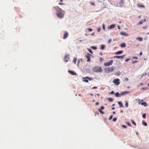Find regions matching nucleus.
I'll use <instances>...</instances> for the list:
<instances>
[{
	"instance_id": "nucleus-1",
	"label": "nucleus",
	"mask_w": 149,
	"mask_h": 149,
	"mask_svg": "<svg viewBox=\"0 0 149 149\" xmlns=\"http://www.w3.org/2000/svg\"><path fill=\"white\" fill-rule=\"evenodd\" d=\"M56 11L57 15L58 18H61L64 16V13L62 9L58 6L54 7L53 8Z\"/></svg>"
},
{
	"instance_id": "nucleus-2",
	"label": "nucleus",
	"mask_w": 149,
	"mask_h": 149,
	"mask_svg": "<svg viewBox=\"0 0 149 149\" xmlns=\"http://www.w3.org/2000/svg\"><path fill=\"white\" fill-rule=\"evenodd\" d=\"M92 71L93 72H101L102 71V70L101 67L99 66H96L92 68Z\"/></svg>"
},
{
	"instance_id": "nucleus-3",
	"label": "nucleus",
	"mask_w": 149,
	"mask_h": 149,
	"mask_svg": "<svg viewBox=\"0 0 149 149\" xmlns=\"http://www.w3.org/2000/svg\"><path fill=\"white\" fill-rule=\"evenodd\" d=\"M119 81V79H116L113 80V82L115 84L117 85H119L120 83Z\"/></svg>"
},
{
	"instance_id": "nucleus-4",
	"label": "nucleus",
	"mask_w": 149,
	"mask_h": 149,
	"mask_svg": "<svg viewBox=\"0 0 149 149\" xmlns=\"http://www.w3.org/2000/svg\"><path fill=\"white\" fill-rule=\"evenodd\" d=\"M70 55L69 54L65 55L64 56V61L67 62H68L69 58Z\"/></svg>"
},
{
	"instance_id": "nucleus-5",
	"label": "nucleus",
	"mask_w": 149,
	"mask_h": 149,
	"mask_svg": "<svg viewBox=\"0 0 149 149\" xmlns=\"http://www.w3.org/2000/svg\"><path fill=\"white\" fill-rule=\"evenodd\" d=\"M113 63V61L111 60L109 62L104 63V65L105 66H108L112 65Z\"/></svg>"
},
{
	"instance_id": "nucleus-6",
	"label": "nucleus",
	"mask_w": 149,
	"mask_h": 149,
	"mask_svg": "<svg viewBox=\"0 0 149 149\" xmlns=\"http://www.w3.org/2000/svg\"><path fill=\"white\" fill-rule=\"evenodd\" d=\"M68 33L66 31L64 32V35L63 37V39H65L68 36Z\"/></svg>"
},
{
	"instance_id": "nucleus-7",
	"label": "nucleus",
	"mask_w": 149,
	"mask_h": 149,
	"mask_svg": "<svg viewBox=\"0 0 149 149\" xmlns=\"http://www.w3.org/2000/svg\"><path fill=\"white\" fill-rule=\"evenodd\" d=\"M91 55L89 53H88L87 55H86V57L87 59V62H89L90 61V56Z\"/></svg>"
},
{
	"instance_id": "nucleus-8",
	"label": "nucleus",
	"mask_w": 149,
	"mask_h": 149,
	"mask_svg": "<svg viewBox=\"0 0 149 149\" xmlns=\"http://www.w3.org/2000/svg\"><path fill=\"white\" fill-rule=\"evenodd\" d=\"M125 56V55H124L121 56H116L114 57V58L122 59Z\"/></svg>"
},
{
	"instance_id": "nucleus-9",
	"label": "nucleus",
	"mask_w": 149,
	"mask_h": 149,
	"mask_svg": "<svg viewBox=\"0 0 149 149\" xmlns=\"http://www.w3.org/2000/svg\"><path fill=\"white\" fill-rule=\"evenodd\" d=\"M130 93V92L129 91H125L122 92V93H121L120 94V95H123L125 94L129 93Z\"/></svg>"
},
{
	"instance_id": "nucleus-10",
	"label": "nucleus",
	"mask_w": 149,
	"mask_h": 149,
	"mask_svg": "<svg viewBox=\"0 0 149 149\" xmlns=\"http://www.w3.org/2000/svg\"><path fill=\"white\" fill-rule=\"evenodd\" d=\"M68 72L73 75H76L77 74L74 71L71 70H68Z\"/></svg>"
},
{
	"instance_id": "nucleus-11",
	"label": "nucleus",
	"mask_w": 149,
	"mask_h": 149,
	"mask_svg": "<svg viewBox=\"0 0 149 149\" xmlns=\"http://www.w3.org/2000/svg\"><path fill=\"white\" fill-rule=\"evenodd\" d=\"M123 52V51H119L118 52H116L115 53L116 55L120 54Z\"/></svg>"
},
{
	"instance_id": "nucleus-12",
	"label": "nucleus",
	"mask_w": 149,
	"mask_h": 149,
	"mask_svg": "<svg viewBox=\"0 0 149 149\" xmlns=\"http://www.w3.org/2000/svg\"><path fill=\"white\" fill-rule=\"evenodd\" d=\"M146 22V19H143L141 20L139 22V24H142L144 22Z\"/></svg>"
},
{
	"instance_id": "nucleus-13",
	"label": "nucleus",
	"mask_w": 149,
	"mask_h": 149,
	"mask_svg": "<svg viewBox=\"0 0 149 149\" xmlns=\"http://www.w3.org/2000/svg\"><path fill=\"white\" fill-rule=\"evenodd\" d=\"M115 26V24H112L110 26H109V29H111L113 28Z\"/></svg>"
},
{
	"instance_id": "nucleus-14",
	"label": "nucleus",
	"mask_w": 149,
	"mask_h": 149,
	"mask_svg": "<svg viewBox=\"0 0 149 149\" xmlns=\"http://www.w3.org/2000/svg\"><path fill=\"white\" fill-rule=\"evenodd\" d=\"M120 34L125 36H128V34L125 32H121L120 33Z\"/></svg>"
},
{
	"instance_id": "nucleus-15",
	"label": "nucleus",
	"mask_w": 149,
	"mask_h": 149,
	"mask_svg": "<svg viewBox=\"0 0 149 149\" xmlns=\"http://www.w3.org/2000/svg\"><path fill=\"white\" fill-rule=\"evenodd\" d=\"M118 103L119 105V107L120 108L121 107H124V106L123 105V104L121 102H118Z\"/></svg>"
},
{
	"instance_id": "nucleus-16",
	"label": "nucleus",
	"mask_w": 149,
	"mask_h": 149,
	"mask_svg": "<svg viewBox=\"0 0 149 149\" xmlns=\"http://www.w3.org/2000/svg\"><path fill=\"white\" fill-rule=\"evenodd\" d=\"M136 100L138 102L139 104H140L141 102H143V100H140L139 99H136Z\"/></svg>"
},
{
	"instance_id": "nucleus-17",
	"label": "nucleus",
	"mask_w": 149,
	"mask_h": 149,
	"mask_svg": "<svg viewBox=\"0 0 149 149\" xmlns=\"http://www.w3.org/2000/svg\"><path fill=\"white\" fill-rule=\"evenodd\" d=\"M114 70V68L113 67H111L110 68H109L108 69V72H111L113 71Z\"/></svg>"
},
{
	"instance_id": "nucleus-18",
	"label": "nucleus",
	"mask_w": 149,
	"mask_h": 149,
	"mask_svg": "<svg viewBox=\"0 0 149 149\" xmlns=\"http://www.w3.org/2000/svg\"><path fill=\"white\" fill-rule=\"evenodd\" d=\"M137 6L138 7L140 8V7H142L143 8H145V6L144 5H140L138 4H137Z\"/></svg>"
},
{
	"instance_id": "nucleus-19",
	"label": "nucleus",
	"mask_w": 149,
	"mask_h": 149,
	"mask_svg": "<svg viewBox=\"0 0 149 149\" xmlns=\"http://www.w3.org/2000/svg\"><path fill=\"white\" fill-rule=\"evenodd\" d=\"M141 104L142 105H144V106H146L147 105V103L146 102H142L141 103Z\"/></svg>"
},
{
	"instance_id": "nucleus-20",
	"label": "nucleus",
	"mask_w": 149,
	"mask_h": 149,
	"mask_svg": "<svg viewBox=\"0 0 149 149\" xmlns=\"http://www.w3.org/2000/svg\"><path fill=\"white\" fill-rule=\"evenodd\" d=\"M126 45L125 43H123L121 44L120 46L122 47H125Z\"/></svg>"
},
{
	"instance_id": "nucleus-21",
	"label": "nucleus",
	"mask_w": 149,
	"mask_h": 149,
	"mask_svg": "<svg viewBox=\"0 0 149 149\" xmlns=\"http://www.w3.org/2000/svg\"><path fill=\"white\" fill-rule=\"evenodd\" d=\"M113 99L112 98H109L107 99V100L110 102H112L113 101Z\"/></svg>"
},
{
	"instance_id": "nucleus-22",
	"label": "nucleus",
	"mask_w": 149,
	"mask_h": 149,
	"mask_svg": "<svg viewBox=\"0 0 149 149\" xmlns=\"http://www.w3.org/2000/svg\"><path fill=\"white\" fill-rule=\"evenodd\" d=\"M98 110L100 112V113H101V114H104V113L103 111H102L101 110H100V109H98Z\"/></svg>"
},
{
	"instance_id": "nucleus-23",
	"label": "nucleus",
	"mask_w": 149,
	"mask_h": 149,
	"mask_svg": "<svg viewBox=\"0 0 149 149\" xmlns=\"http://www.w3.org/2000/svg\"><path fill=\"white\" fill-rule=\"evenodd\" d=\"M119 95V94L118 92H117L115 94V95L116 97H118Z\"/></svg>"
},
{
	"instance_id": "nucleus-24",
	"label": "nucleus",
	"mask_w": 149,
	"mask_h": 149,
	"mask_svg": "<svg viewBox=\"0 0 149 149\" xmlns=\"http://www.w3.org/2000/svg\"><path fill=\"white\" fill-rule=\"evenodd\" d=\"M105 47V46L104 45H101V48L102 50H103L104 49Z\"/></svg>"
},
{
	"instance_id": "nucleus-25",
	"label": "nucleus",
	"mask_w": 149,
	"mask_h": 149,
	"mask_svg": "<svg viewBox=\"0 0 149 149\" xmlns=\"http://www.w3.org/2000/svg\"><path fill=\"white\" fill-rule=\"evenodd\" d=\"M131 121L132 124H133L134 125H135V126L136 125V123L133 120H131Z\"/></svg>"
},
{
	"instance_id": "nucleus-26",
	"label": "nucleus",
	"mask_w": 149,
	"mask_h": 149,
	"mask_svg": "<svg viewBox=\"0 0 149 149\" xmlns=\"http://www.w3.org/2000/svg\"><path fill=\"white\" fill-rule=\"evenodd\" d=\"M125 106L126 107H128V104L127 101L125 102Z\"/></svg>"
},
{
	"instance_id": "nucleus-27",
	"label": "nucleus",
	"mask_w": 149,
	"mask_h": 149,
	"mask_svg": "<svg viewBox=\"0 0 149 149\" xmlns=\"http://www.w3.org/2000/svg\"><path fill=\"white\" fill-rule=\"evenodd\" d=\"M77 58H74L73 60V62L75 64L76 63V61H77Z\"/></svg>"
},
{
	"instance_id": "nucleus-28",
	"label": "nucleus",
	"mask_w": 149,
	"mask_h": 149,
	"mask_svg": "<svg viewBox=\"0 0 149 149\" xmlns=\"http://www.w3.org/2000/svg\"><path fill=\"white\" fill-rule=\"evenodd\" d=\"M91 48L94 50H95L97 49V47H96L93 46L91 47Z\"/></svg>"
},
{
	"instance_id": "nucleus-29",
	"label": "nucleus",
	"mask_w": 149,
	"mask_h": 149,
	"mask_svg": "<svg viewBox=\"0 0 149 149\" xmlns=\"http://www.w3.org/2000/svg\"><path fill=\"white\" fill-rule=\"evenodd\" d=\"M88 51L89 52H90L92 54L93 53V52L92 51V50H91V49H88Z\"/></svg>"
},
{
	"instance_id": "nucleus-30",
	"label": "nucleus",
	"mask_w": 149,
	"mask_h": 149,
	"mask_svg": "<svg viewBox=\"0 0 149 149\" xmlns=\"http://www.w3.org/2000/svg\"><path fill=\"white\" fill-rule=\"evenodd\" d=\"M137 39H138L140 41H142V40H143V39L142 38H140V37H138V38H137Z\"/></svg>"
},
{
	"instance_id": "nucleus-31",
	"label": "nucleus",
	"mask_w": 149,
	"mask_h": 149,
	"mask_svg": "<svg viewBox=\"0 0 149 149\" xmlns=\"http://www.w3.org/2000/svg\"><path fill=\"white\" fill-rule=\"evenodd\" d=\"M143 124L145 126H146L147 125V124L145 122H143Z\"/></svg>"
},
{
	"instance_id": "nucleus-32",
	"label": "nucleus",
	"mask_w": 149,
	"mask_h": 149,
	"mask_svg": "<svg viewBox=\"0 0 149 149\" xmlns=\"http://www.w3.org/2000/svg\"><path fill=\"white\" fill-rule=\"evenodd\" d=\"M124 0H120V3L121 4H123L124 3Z\"/></svg>"
},
{
	"instance_id": "nucleus-33",
	"label": "nucleus",
	"mask_w": 149,
	"mask_h": 149,
	"mask_svg": "<svg viewBox=\"0 0 149 149\" xmlns=\"http://www.w3.org/2000/svg\"><path fill=\"white\" fill-rule=\"evenodd\" d=\"M142 117H143V118H145L146 117V113H144L142 115Z\"/></svg>"
},
{
	"instance_id": "nucleus-34",
	"label": "nucleus",
	"mask_w": 149,
	"mask_h": 149,
	"mask_svg": "<svg viewBox=\"0 0 149 149\" xmlns=\"http://www.w3.org/2000/svg\"><path fill=\"white\" fill-rule=\"evenodd\" d=\"M85 78L87 79H89V80H91L92 79L90 77H86Z\"/></svg>"
},
{
	"instance_id": "nucleus-35",
	"label": "nucleus",
	"mask_w": 149,
	"mask_h": 149,
	"mask_svg": "<svg viewBox=\"0 0 149 149\" xmlns=\"http://www.w3.org/2000/svg\"><path fill=\"white\" fill-rule=\"evenodd\" d=\"M102 28L104 30H105V25L104 24H103L102 25Z\"/></svg>"
},
{
	"instance_id": "nucleus-36",
	"label": "nucleus",
	"mask_w": 149,
	"mask_h": 149,
	"mask_svg": "<svg viewBox=\"0 0 149 149\" xmlns=\"http://www.w3.org/2000/svg\"><path fill=\"white\" fill-rule=\"evenodd\" d=\"M122 127L123 128H127V127L125 125H123Z\"/></svg>"
},
{
	"instance_id": "nucleus-37",
	"label": "nucleus",
	"mask_w": 149,
	"mask_h": 149,
	"mask_svg": "<svg viewBox=\"0 0 149 149\" xmlns=\"http://www.w3.org/2000/svg\"><path fill=\"white\" fill-rule=\"evenodd\" d=\"M83 81H84L87 82V83H88V80L86 79H85Z\"/></svg>"
},
{
	"instance_id": "nucleus-38",
	"label": "nucleus",
	"mask_w": 149,
	"mask_h": 149,
	"mask_svg": "<svg viewBox=\"0 0 149 149\" xmlns=\"http://www.w3.org/2000/svg\"><path fill=\"white\" fill-rule=\"evenodd\" d=\"M112 118H113V116H112V115H111V116H110V117H109V120H111V119H112Z\"/></svg>"
},
{
	"instance_id": "nucleus-39",
	"label": "nucleus",
	"mask_w": 149,
	"mask_h": 149,
	"mask_svg": "<svg viewBox=\"0 0 149 149\" xmlns=\"http://www.w3.org/2000/svg\"><path fill=\"white\" fill-rule=\"evenodd\" d=\"M117 120V118H114L113 119V120L114 121H116Z\"/></svg>"
},
{
	"instance_id": "nucleus-40",
	"label": "nucleus",
	"mask_w": 149,
	"mask_h": 149,
	"mask_svg": "<svg viewBox=\"0 0 149 149\" xmlns=\"http://www.w3.org/2000/svg\"><path fill=\"white\" fill-rule=\"evenodd\" d=\"M111 39H109L108 40V42L109 43H111Z\"/></svg>"
},
{
	"instance_id": "nucleus-41",
	"label": "nucleus",
	"mask_w": 149,
	"mask_h": 149,
	"mask_svg": "<svg viewBox=\"0 0 149 149\" xmlns=\"http://www.w3.org/2000/svg\"><path fill=\"white\" fill-rule=\"evenodd\" d=\"M147 74V73H144L142 75V77H143V76H146Z\"/></svg>"
},
{
	"instance_id": "nucleus-42",
	"label": "nucleus",
	"mask_w": 149,
	"mask_h": 149,
	"mask_svg": "<svg viewBox=\"0 0 149 149\" xmlns=\"http://www.w3.org/2000/svg\"><path fill=\"white\" fill-rule=\"evenodd\" d=\"M88 29L89 31H92L93 30L91 28H88Z\"/></svg>"
},
{
	"instance_id": "nucleus-43",
	"label": "nucleus",
	"mask_w": 149,
	"mask_h": 149,
	"mask_svg": "<svg viewBox=\"0 0 149 149\" xmlns=\"http://www.w3.org/2000/svg\"><path fill=\"white\" fill-rule=\"evenodd\" d=\"M101 29L100 28H98L97 29V31L98 32H100V31Z\"/></svg>"
},
{
	"instance_id": "nucleus-44",
	"label": "nucleus",
	"mask_w": 149,
	"mask_h": 149,
	"mask_svg": "<svg viewBox=\"0 0 149 149\" xmlns=\"http://www.w3.org/2000/svg\"><path fill=\"white\" fill-rule=\"evenodd\" d=\"M127 125L129 126H130L131 127V124L129 123L128 122H127Z\"/></svg>"
},
{
	"instance_id": "nucleus-45",
	"label": "nucleus",
	"mask_w": 149,
	"mask_h": 149,
	"mask_svg": "<svg viewBox=\"0 0 149 149\" xmlns=\"http://www.w3.org/2000/svg\"><path fill=\"white\" fill-rule=\"evenodd\" d=\"M138 61H134L132 62V63L133 64H134V63H136Z\"/></svg>"
},
{
	"instance_id": "nucleus-46",
	"label": "nucleus",
	"mask_w": 149,
	"mask_h": 149,
	"mask_svg": "<svg viewBox=\"0 0 149 149\" xmlns=\"http://www.w3.org/2000/svg\"><path fill=\"white\" fill-rule=\"evenodd\" d=\"M104 106H101V108H100V109H101V110H103L104 109Z\"/></svg>"
},
{
	"instance_id": "nucleus-47",
	"label": "nucleus",
	"mask_w": 149,
	"mask_h": 149,
	"mask_svg": "<svg viewBox=\"0 0 149 149\" xmlns=\"http://www.w3.org/2000/svg\"><path fill=\"white\" fill-rule=\"evenodd\" d=\"M100 60L101 61H102L103 60V59L101 57H100Z\"/></svg>"
},
{
	"instance_id": "nucleus-48",
	"label": "nucleus",
	"mask_w": 149,
	"mask_h": 149,
	"mask_svg": "<svg viewBox=\"0 0 149 149\" xmlns=\"http://www.w3.org/2000/svg\"><path fill=\"white\" fill-rule=\"evenodd\" d=\"M133 59H138V58L137 57H136V56H134V57H133Z\"/></svg>"
},
{
	"instance_id": "nucleus-49",
	"label": "nucleus",
	"mask_w": 149,
	"mask_h": 149,
	"mask_svg": "<svg viewBox=\"0 0 149 149\" xmlns=\"http://www.w3.org/2000/svg\"><path fill=\"white\" fill-rule=\"evenodd\" d=\"M130 60V59H129V58H127V59H126L125 60V61L127 62V61H128Z\"/></svg>"
},
{
	"instance_id": "nucleus-50",
	"label": "nucleus",
	"mask_w": 149,
	"mask_h": 149,
	"mask_svg": "<svg viewBox=\"0 0 149 149\" xmlns=\"http://www.w3.org/2000/svg\"><path fill=\"white\" fill-rule=\"evenodd\" d=\"M114 93V92L113 91H112L111 93L110 94H113Z\"/></svg>"
},
{
	"instance_id": "nucleus-51",
	"label": "nucleus",
	"mask_w": 149,
	"mask_h": 149,
	"mask_svg": "<svg viewBox=\"0 0 149 149\" xmlns=\"http://www.w3.org/2000/svg\"><path fill=\"white\" fill-rule=\"evenodd\" d=\"M97 88V87L96 86L93 87L92 88L93 89H96Z\"/></svg>"
},
{
	"instance_id": "nucleus-52",
	"label": "nucleus",
	"mask_w": 149,
	"mask_h": 149,
	"mask_svg": "<svg viewBox=\"0 0 149 149\" xmlns=\"http://www.w3.org/2000/svg\"><path fill=\"white\" fill-rule=\"evenodd\" d=\"M142 55V52H141L140 53V54H139V55H140V56H141Z\"/></svg>"
},
{
	"instance_id": "nucleus-53",
	"label": "nucleus",
	"mask_w": 149,
	"mask_h": 149,
	"mask_svg": "<svg viewBox=\"0 0 149 149\" xmlns=\"http://www.w3.org/2000/svg\"><path fill=\"white\" fill-rule=\"evenodd\" d=\"M58 4L61 5H64V3H59Z\"/></svg>"
},
{
	"instance_id": "nucleus-54",
	"label": "nucleus",
	"mask_w": 149,
	"mask_h": 149,
	"mask_svg": "<svg viewBox=\"0 0 149 149\" xmlns=\"http://www.w3.org/2000/svg\"><path fill=\"white\" fill-rule=\"evenodd\" d=\"M125 80H126V81H127L128 80V78H126L125 79Z\"/></svg>"
},
{
	"instance_id": "nucleus-55",
	"label": "nucleus",
	"mask_w": 149,
	"mask_h": 149,
	"mask_svg": "<svg viewBox=\"0 0 149 149\" xmlns=\"http://www.w3.org/2000/svg\"><path fill=\"white\" fill-rule=\"evenodd\" d=\"M95 104L96 105H97L99 104V103L98 102H96V103H95Z\"/></svg>"
},
{
	"instance_id": "nucleus-56",
	"label": "nucleus",
	"mask_w": 149,
	"mask_h": 149,
	"mask_svg": "<svg viewBox=\"0 0 149 149\" xmlns=\"http://www.w3.org/2000/svg\"><path fill=\"white\" fill-rule=\"evenodd\" d=\"M147 26H144L143 27V29H145L147 27Z\"/></svg>"
},
{
	"instance_id": "nucleus-57",
	"label": "nucleus",
	"mask_w": 149,
	"mask_h": 149,
	"mask_svg": "<svg viewBox=\"0 0 149 149\" xmlns=\"http://www.w3.org/2000/svg\"><path fill=\"white\" fill-rule=\"evenodd\" d=\"M118 29H120V26H118Z\"/></svg>"
},
{
	"instance_id": "nucleus-58",
	"label": "nucleus",
	"mask_w": 149,
	"mask_h": 149,
	"mask_svg": "<svg viewBox=\"0 0 149 149\" xmlns=\"http://www.w3.org/2000/svg\"><path fill=\"white\" fill-rule=\"evenodd\" d=\"M100 55H102V52H101L100 53Z\"/></svg>"
},
{
	"instance_id": "nucleus-59",
	"label": "nucleus",
	"mask_w": 149,
	"mask_h": 149,
	"mask_svg": "<svg viewBox=\"0 0 149 149\" xmlns=\"http://www.w3.org/2000/svg\"><path fill=\"white\" fill-rule=\"evenodd\" d=\"M91 4L93 6H94V3H93V2H92L91 3Z\"/></svg>"
},
{
	"instance_id": "nucleus-60",
	"label": "nucleus",
	"mask_w": 149,
	"mask_h": 149,
	"mask_svg": "<svg viewBox=\"0 0 149 149\" xmlns=\"http://www.w3.org/2000/svg\"><path fill=\"white\" fill-rule=\"evenodd\" d=\"M113 114H115V113H116V112H115V111H113Z\"/></svg>"
},
{
	"instance_id": "nucleus-61",
	"label": "nucleus",
	"mask_w": 149,
	"mask_h": 149,
	"mask_svg": "<svg viewBox=\"0 0 149 149\" xmlns=\"http://www.w3.org/2000/svg\"><path fill=\"white\" fill-rule=\"evenodd\" d=\"M115 109V108L114 107H112V108H111V109L112 110H114V109Z\"/></svg>"
},
{
	"instance_id": "nucleus-62",
	"label": "nucleus",
	"mask_w": 149,
	"mask_h": 149,
	"mask_svg": "<svg viewBox=\"0 0 149 149\" xmlns=\"http://www.w3.org/2000/svg\"><path fill=\"white\" fill-rule=\"evenodd\" d=\"M140 84L141 85V86H142L143 85V84L142 83H141Z\"/></svg>"
},
{
	"instance_id": "nucleus-63",
	"label": "nucleus",
	"mask_w": 149,
	"mask_h": 149,
	"mask_svg": "<svg viewBox=\"0 0 149 149\" xmlns=\"http://www.w3.org/2000/svg\"><path fill=\"white\" fill-rule=\"evenodd\" d=\"M95 33H93L92 34H91V36H93L95 34Z\"/></svg>"
},
{
	"instance_id": "nucleus-64",
	"label": "nucleus",
	"mask_w": 149,
	"mask_h": 149,
	"mask_svg": "<svg viewBox=\"0 0 149 149\" xmlns=\"http://www.w3.org/2000/svg\"><path fill=\"white\" fill-rule=\"evenodd\" d=\"M115 104H112V106L113 107V106H115Z\"/></svg>"
}]
</instances>
